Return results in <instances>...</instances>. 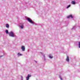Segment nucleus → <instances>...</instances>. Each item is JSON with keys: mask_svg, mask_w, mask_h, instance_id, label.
Masks as SVG:
<instances>
[{"mask_svg": "<svg viewBox=\"0 0 80 80\" xmlns=\"http://www.w3.org/2000/svg\"><path fill=\"white\" fill-rule=\"evenodd\" d=\"M72 3L73 4V5H75V2L74 1H72Z\"/></svg>", "mask_w": 80, "mask_h": 80, "instance_id": "8", "label": "nucleus"}, {"mask_svg": "<svg viewBox=\"0 0 80 80\" xmlns=\"http://www.w3.org/2000/svg\"><path fill=\"white\" fill-rule=\"evenodd\" d=\"M66 60H67V62H69V57H68V56H67V58H66Z\"/></svg>", "mask_w": 80, "mask_h": 80, "instance_id": "6", "label": "nucleus"}, {"mask_svg": "<svg viewBox=\"0 0 80 80\" xmlns=\"http://www.w3.org/2000/svg\"><path fill=\"white\" fill-rule=\"evenodd\" d=\"M73 18V16H72V15H70L69 16L67 17L68 18Z\"/></svg>", "mask_w": 80, "mask_h": 80, "instance_id": "5", "label": "nucleus"}, {"mask_svg": "<svg viewBox=\"0 0 80 80\" xmlns=\"http://www.w3.org/2000/svg\"><path fill=\"white\" fill-rule=\"evenodd\" d=\"M79 47L80 48V42H79Z\"/></svg>", "mask_w": 80, "mask_h": 80, "instance_id": "13", "label": "nucleus"}, {"mask_svg": "<svg viewBox=\"0 0 80 80\" xmlns=\"http://www.w3.org/2000/svg\"><path fill=\"white\" fill-rule=\"evenodd\" d=\"M44 58H45V56H44Z\"/></svg>", "mask_w": 80, "mask_h": 80, "instance_id": "16", "label": "nucleus"}, {"mask_svg": "<svg viewBox=\"0 0 80 80\" xmlns=\"http://www.w3.org/2000/svg\"><path fill=\"white\" fill-rule=\"evenodd\" d=\"M21 49H22V51H25V46H22L21 47Z\"/></svg>", "mask_w": 80, "mask_h": 80, "instance_id": "4", "label": "nucleus"}, {"mask_svg": "<svg viewBox=\"0 0 80 80\" xmlns=\"http://www.w3.org/2000/svg\"><path fill=\"white\" fill-rule=\"evenodd\" d=\"M60 79H61V80H62V78H60Z\"/></svg>", "mask_w": 80, "mask_h": 80, "instance_id": "15", "label": "nucleus"}, {"mask_svg": "<svg viewBox=\"0 0 80 80\" xmlns=\"http://www.w3.org/2000/svg\"><path fill=\"white\" fill-rule=\"evenodd\" d=\"M6 33L7 34H8V30H6Z\"/></svg>", "mask_w": 80, "mask_h": 80, "instance_id": "10", "label": "nucleus"}, {"mask_svg": "<svg viewBox=\"0 0 80 80\" xmlns=\"http://www.w3.org/2000/svg\"><path fill=\"white\" fill-rule=\"evenodd\" d=\"M27 20L30 23H34L33 22H32V20L30 19V18H28L27 19Z\"/></svg>", "mask_w": 80, "mask_h": 80, "instance_id": "2", "label": "nucleus"}, {"mask_svg": "<svg viewBox=\"0 0 80 80\" xmlns=\"http://www.w3.org/2000/svg\"><path fill=\"white\" fill-rule=\"evenodd\" d=\"M9 35L11 37H15V35L14 34H13V33L12 32H11L9 33Z\"/></svg>", "mask_w": 80, "mask_h": 80, "instance_id": "1", "label": "nucleus"}, {"mask_svg": "<svg viewBox=\"0 0 80 80\" xmlns=\"http://www.w3.org/2000/svg\"><path fill=\"white\" fill-rule=\"evenodd\" d=\"M18 55L19 56H20V55H22V54H20V53H18Z\"/></svg>", "mask_w": 80, "mask_h": 80, "instance_id": "14", "label": "nucleus"}, {"mask_svg": "<svg viewBox=\"0 0 80 80\" xmlns=\"http://www.w3.org/2000/svg\"><path fill=\"white\" fill-rule=\"evenodd\" d=\"M70 7V5H69L68 7H67V8H68L69 7Z\"/></svg>", "mask_w": 80, "mask_h": 80, "instance_id": "12", "label": "nucleus"}, {"mask_svg": "<svg viewBox=\"0 0 80 80\" xmlns=\"http://www.w3.org/2000/svg\"><path fill=\"white\" fill-rule=\"evenodd\" d=\"M31 77V75L30 74H28V77L26 78V80H28L29 79V77Z\"/></svg>", "mask_w": 80, "mask_h": 80, "instance_id": "3", "label": "nucleus"}, {"mask_svg": "<svg viewBox=\"0 0 80 80\" xmlns=\"http://www.w3.org/2000/svg\"><path fill=\"white\" fill-rule=\"evenodd\" d=\"M49 57L50 58H53V56H52V55L51 54H50L49 55Z\"/></svg>", "mask_w": 80, "mask_h": 80, "instance_id": "7", "label": "nucleus"}, {"mask_svg": "<svg viewBox=\"0 0 80 80\" xmlns=\"http://www.w3.org/2000/svg\"><path fill=\"white\" fill-rule=\"evenodd\" d=\"M6 27H7V28H8V27H9V25H8V24H7L6 25Z\"/></svg>", "mask_w": 80, "mask_h": 80, "instance_id": "9", "label": "nucleus"}, {"mask_svg": "<svg viewBox=\"0 0 80 80\" xmlns=\"http://www.w3.org/2000/svg\"><path fill=\"white\" fill-rule=\"evenodd\" d=\"M20 28L21 29L23 28V26H20Z\"/></svg>", "mask_w": 80, "mask_h": 80, "instance_id": "11", "label": "nucleus"}]
</instances>
